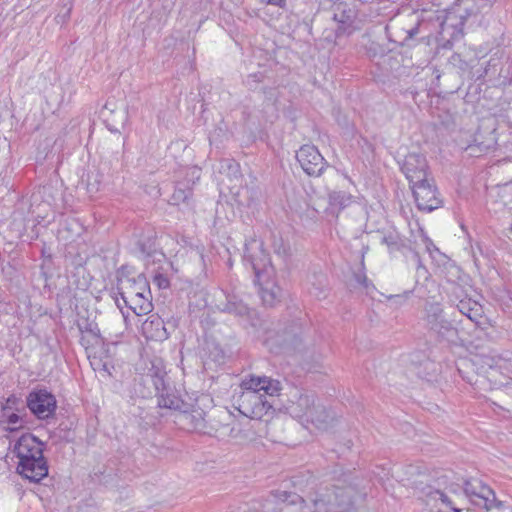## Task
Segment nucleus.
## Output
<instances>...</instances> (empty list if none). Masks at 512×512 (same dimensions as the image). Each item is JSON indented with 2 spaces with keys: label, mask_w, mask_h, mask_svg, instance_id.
Instances as JSON below:
<instances>
[{
  "label": "nucleus",
  "mask_w": 512,
  "mask_h": 512,
  "mask_svg": "<svg viewBox=\"0 0 512 512\" xmlns=\"http://www.w3.org/2000/svg\"><path fill=\"white\" fill-rule=\"evenodd\" d=\"M416 206L424 212H431L442 205L434 178L431 176L420 183L411 185Z\"/></svg>",
  "instance_id": "nucleus-11"
},
{
  "label": "nucleus",
  "mask_w": 512,
  "mask_h": 512,
  "mask_svg": "<svg viewBox=\"0 0 512 512\" xmlns=\"http://www.w3.org/2000/svg\"><path fill=\"white\" fill-rule=\"evenodd\" d=\"M303 328L300 324L293 322L281 332L275 328L267 327L264 330L263 343L271 352L278 348H291L297 350L302 342Z\"/></svg>",
  "instance_id": "nucleus-8"
},
{
  "label": "nucleus",
  "mask_w": 512,
  "mask_h": 512,
  "mask_svg": "<svg viewBox=\"0 0 512 512\" xmlns=\"http://www.w3.org/2000/svg\"><path fill=\"white\" fill-rule=\"evenodd\" d=\"M459 312L465 315L472 322L478 323L482 317V306L472 299H462L457 304Z\"/></svg>",
  "instance_id": "nucleus-17"
},
{
  "label": "nucleus",
  "mask_w": 512,
  "mask_h": 512,
  "mask_svg": "<svg viewBox=\"0 0 512 512\" xmlns=\"http://www.w3.org/2000/svg\"><path fill=\"white\" fill-rule=\"evenodd\" d=\"M424 326L437 341L449 340L457 334V329L445 318L444 310L439 302H428L424 306Z\"/></svg>",
  "instance_id": "nucleus-7"
},
{
  "label": "nucleus",
  "mask_w": 512,
  "mask_h": 512,
  "mask_svg": "<svg viewBox=\"0 0 512 512\" xmlns=\"http://www.w3.org/2000/svg\"><path fill=\"white\" fill-rule=\"evenodd\" d=\"M114 299H115V304L117 305V307H118L120 310H122V305H121V303H120V301H119L118 297H115ZM121 312H122V315H123L124 320H125V321H127V316L125 315V313H124L123 311H121Z\"/></svg>",
  "instance_id": "nucleus-37"
},
{
  "label": "nucleus",
  "mask_w": 512,
  "mask_h": 512,
  "mask_svg": "<svg viewBox=\"0 0 512 512\" xmlns=\"http://www.w3.org/2000/svg\"><path fill=\"white\" fill-rule=\"evenodd\" d=\"M464 493L470 502L486 511L502 510L504 502L496 498L494 490L482 480L471 478L464 482Z\"/></svg>",
  "instance_id": "nucleus-9"
},
{
  "label": "nucleus",
  "mask_w": 512,
  "mask_h": 512,
  "mask_svg": "<svg viewBox=\"0 0 512 512\" xmlns=\"http://www.w3.org/2000/svg\"><path fill=\"white\" fill-rule=\"evenodd\" d=\"M165 377L166 373L154 364L150 373L146 375L147 380L152 382L157 391L158 406L171 410H181L184 406V401L166 383Z\"/></svg>",
  "instance_id": "nucleus-10"
},
{
  "label": "nucleus",
  "mask_w": 512,
  "mask_h": 512,
  "mask_svg": "<svg viewBox=\"0 0 512 512\" xmlns=\"http://www.w3.org/2000/svg\"><path fill=\"white\" fill-rule=\"evenodd\" d=\"M190 173L193 178L197 180L200 178V169L193 167L190 169Z\"/></svg>",
  "instance_id": "nucleus-36"
},
{
  "label": "nucleus",
  "mask_w": 512,
  "mask_h": 512,
  "mask_svg": "<svg viewBox=\"0 0 512 512\" xmlns=\"http://www.w3.org/2000/svg\"><path fill=\"white\" fill-rule=\"evenodd\" d=\"M296 159L302 170L309 176H320L326 166V161L317 147L303 145L296 152Z\"/></svg>",
  "instance_id": "nucleus-12"
},
{
  "label": "nucleus",
  "mask_w": 512,
  "mask_h": 512,
  "mask_svg": "<svg viewBox=\"0 0 512 512\" xmlns=\"http://www.w3.org/2000/svg\"><path fill=\"white\" fill-rule=\"evenodd\" d=\"M411 294H412V291L407 290L401 294L389 295V296H387V300L389 302H391V306L397 308V307H400L403 304H405L407 302V300L410 298Z\"/></svg>",
  "instance_id": "nucleus-25"
},
{
  "label": "nucleus",
  "mask_w": 512,
  "mask_h": 512,
  "mask_svg": "<svg viewBox=\"0 0 512 512\" xmlns=\"http://www.w3.org/2000/svg\"><path fill=\"white\" fill-rule=\"evenodd\" d=\"M27 406L37 418L47 419L55 412L56 399L46 390H39L29 394Z\"/></svg>",
  "instance_id": "nucleus-14"
},
{
  "label": "nucleus",
  "mask_w": 512,
  "mask_h": 512,
  "mask_svg": "<svg viewBox=\"0 0 512 512\" xmlns=\"http://www.w3.org/2000/svg\"><path fill=\"white\" fill-rule=\"evenodd\" d=\"M117 290L124 304L137 316L147 315L153 310L151 292L145 277L138 276L121 281Z\"/></svg>",
  "instance_id": "nucleus-6"
},
{
  "label": "nucleus",
  "mask_w": 512,
  "mask_h": 512,
  "mask_svg": "<svg viewBox=\"0 0 512 512\" xmlns=\"http://www.w3.org/2000/svg\"><path fill=\"white\" fill-rule=\"evenodd\" d=\"M462 378L464 380H466L468 383H470L471 385H478L481 382L479 377H477L476 379H473V377L462 375Z\"/></svg>",
  "instance_id": "nucleus-35"
},
{
  "label": "nucleus",
  "mask_w": 512,
  "mask_h": 512,
  "mask_svg": "<svg viewBox=\"0 0 512 512\" xmlns=\"http://www.w3.org/2000/svg\"><path fill=\"white\" fill-rule=\"evenodd\" d=\"M411 20H414L410 25H406V23H401L399 21H393L390 26L387 27L388 30H392L393 34L398 37L395 39V42H399L400 44H405L407 41L411 40L415 35L419 32V21L414 19V15H410Z\"/></svg>",
  "instance_id": "nucleus-16"
},
{
  "label": "nucleus",
  "mask_w": 512,
  "mask_h": 512,
  "mask_svg": "<svg viewBox=\"0 0 512 512\" xmlns=\"http://www.w3.org/2000/svg\"><path fill=\"white\" fill-rule=\"evenodd\" d=\"M401 170L405 174L410 186L431 177L427 160L420 153H409L401 164Z\"/></svg>",
  "instance_id": "nucleus-13"
},
{
  "label": "nucleus",
  "mask_w": 512,
  "mask_h": 512,
  "mask_svg": "<svg viewBox=\"0 0 512 512\" xmlns=\"http://www.w3.org/2000/svg\"><path fill=\"white\" fill-rule=\"evenodd\" d=\"M356 19V12L348 5L340 3L334 7L333 20L336 21L339 26L337 33H351V28Z\"/></svg>",
  "instance_id": "nucleus-15"
},
{
  "label": "nucleus",
  "mask_w": 512,
  "mask_h": 512,
  "mask_svg": "<svg viewBox=\"0 0 512 512\" xmlns=\"http://www.w3.org/2000/svg\"><path fill=\"white\" fill-rule=\"evenodd\" d=\"M328 200L332 208L342 210L353 202V196L345 191H332L328 194Z\"/></svg>",
  "instance_id": "nucleus-21"
},
{
  "label": "nucleus",
  "mask_w": 512,
  "mask_h": 512,
  "mask_svg": "<svg viewBox=\"0 0 512 512\" xmlns=\"http://www.w3.org/2000/svg\"><path fill=\"white\" fill-rule=\"evenodd\" d=\"M473 363H483L486 365L489 369L493 371L494 365L496 364V359L494 357L490 356H481V357H475V359L472 360Z\"/></svg>",
  "instance_id": "nucleus-30"
},
{
  "label": "nucleus",
  "mask_w": 512,
  "mask_h": 512,
  "mask_svg": "<svg viewBox=\"0 0 512 512\" xmlns=\"http://www.w3.org/2000/svg\"><path fill=\"white\" fill-rule=\"evenodd\" d=\"M226 308L230 313H234L239 316L248 315L250 313L248 306L242 302H229Z\"/></svg>",
  "instance_id": "nucleus-27"
},
{
  "label": "nucleus",
  "mask_w": 512,
  "mask_h": 512,
  "mask_svg": "<svg viewBox=\"0 0 512 512\" xmlns=\"http://www.w3.org/2000/svg\"><path fill=\"white\" fill-rule=\"evenodd\" d=\"M179 421L186 424L191 429H200L204 427V418L201 412L195 414L183 412L179 415Z\"/></svg>",
  "instance_id": "nucleus-24"
},
{
  "label": "nucleus",
  "mask_w": 512,
  "mask_h": 512,
  "mask_svg": "<svg viewBox=\"0 0 512 512\" xmlns=\"http://www.w3.org/2000/svg\"><path fill=\"white\" fill-rule=\"evenodd\" d=\"M289 413L306 427L327 430L335 420V413L320 403L312 394H300L288 407Z\"/></svg>",
  "instance_id": "nucleus-4"
},
{
  "label": "nucleus",
  "mask_w": 512,
  "mask_h": 512,
  "mask_svg": "<svg viewBox=\"0 0 512 512\" xmlns=\"http://www.w3.org/2000/svg\"><path fill=\"white\" fill-rule=\"evenodd\" d=\"M192 197V188L184 182H178L175 186L174 192L170 198L172 205L189 204Z\"/></svg>",
  "instance_id": "nucleus-19"
},
{
  "label": "nucleus",
  "mask_w": 512,
  "mask_h": 512,
  "mask_svg": "<svg viewBox=\"0 0 512 512\" xmlns=\"http://www.w3.org/2000/svg\"><path fill=\"white\" fill-rule=\"evenodd\" d=\"M415 257L417 258V261L419 263V267L421 266V261L418 253H415Z\"/></svg>",
  "instance_id": "nucleus-38"
},
{
  "label": "nucleus",
  "mask_w": 512,
  "mask_h": 512,
  "mask_svg": "<svg viewBox=\"0 0 512 512\" xmlns=\"http://www.w3.org/2000/svg\"><path fill=\"white\" fill-rule=\"evenodd\" d=\"M404 473L406 478L402 481H406V485L413 488L419 498L426 501L427 505L437 506L440 503L443 506L439 507L437 512H461L446 494L429 484L430 476L426 471L420 470V467L416 465H408L405 467Z\"/></svg>",
  "instance_id": "nucleus-5"
},
{
  "label": "nucleus",
  "mask_w": 512,
  "mask_h": 512,
  "mask_svg": "<svg viewBox=\"0 0 512 512\" xmlns=\"http://www.w3.org/2000/svg\"><path fill=\"white\" fill-rule=\"evenodd\" d=\"M6 416V422L9 425H12L10 428L11 431L17 430L19 427H21V417L14 412H11L10 414H6V412H3V417Z\"/></svg>",
  "instance_id": "nucleus-28"
},
{
  "label": "nucleus",
  "mask_w": 512,
  "mask_h": 512,
  "mask_svg": "<svg viewBox=\"0 0 512 512\" xmlns=\"http://www.w3.org/2000/svg\"><path fill=\"white\" fill-rule=\"evenodd\" d=\"M317 505V500H313V506Z\"/></svg>",
  "instance_id": "nucleus-39"
},
{
  "label": "nucleus",
  "mask_w": 512,
  "mask_h": 512,
  "mask_svg": "<svg viewBox=\"0 0 512 512\" xmlns=\"http://www.w3.org/2000/svg\"><path fill=\"white\" fill-rule=\"evenodd\" d=\"M368 247H363L361 252V268L358 272L354 273V279L356 283L367 293L370 294L373 290H375L374 284L367 278L365 273V253L367 252Z\"/></svg>",
  "instance_id": "nucleus-18"
},
{
  "label": "nucleus",
  "mask_w": 512,
  "mask_h": 512,
  "mask_svg": "<svg viewBox=\"0 0 512 512\" xmlns=\"http://www.w3.org/2000/svg\"><path fill=\"white\" fill-rule=\"evenodd\" d=\"M86 330L89 331L94 337H97V338L100 337V334H99L100 331H99L97 325L89 324L88 327H86Z\"/></svg>",
  "instance_id": "nucleus-33"
},
{
  "label": "nucleus",
  "mask_w": 512,
  "mask_h": 512,
  "mask_svg": "<svg viewBox=\"0 0 512 512\" xmlns=\"http://www.w3.org/2000/svg\"><path fill=\"white\" fill-rule=\"evenodd\" d=\"M17 402V398L15 396H10L7 398L6 405L3 406V412H6L8 409L11 408L10 405H14Z\"/></svg>",
  "instance_id": "nucleus-32"
},
{
  "label": "nucleus",
  "mask_w": 512,
  "mask_h": 512,
  "mask_svg": "<svg viewBox=\"0 0 512 512\" xmlns=\"http://www.w3.org/2000/svg\"><path fill=\"white\" fill-rule=\"evenodd\" d=\"M244 259L250 262L255 274V281L260 286V296L263 303L273 306L279 298L280 288L275 285L272 277L274 268L271 265L269 255L262 247V243L252 239L245 244Z\"/></svg>",
  "instance_id": "nucleus-2"
},
{
  "label": "nucleus",
  "mask_w": 512,
  "mask_h": 512,
  "mask_svg": "<svg viewBox=\"0 0 512 512\" xmlns=\"http://www.w3.org/2000/svg\"><path fill=\"white\" fill-rule=\"evenodd\" d=\"M18 458L17 472L31 482L38 483L48 475L44 443L31 433L23 434L14 445Z\"/></svg>",
  "instance_id": "nucleus-3"
},
{
  "label": "nucleus",
  "mask_w": 512,
  "mask_h": 512,
  "mask_svg": "<svg viewBox=\"0 0 512 512\" xmlns=\"http://www.w3.org/2000/svg\"><path fill=\"white\" fill-rule=\"evenodd\" d=\"M153 283L159 288V289H166L169 287V279L167 276L161 273H156L153 277Z\"/></svg>",
  "instance_id": "nucleus-29"
},
{
  "label": "nucleus",
  "mask_w": 512,
  "mask_h": 512,
  "mask_svg": "<svg viewBox=\"0 0 512 512\" xmlns=\"http://www.w3.org/2000/svg\"><path fill=\"white\" fill-rule=\"evenodd\" d=\"M241 387L242 393L238 398V410L251 419H262L273 408L268 397L278 396L281 383L266 376H250L245 378Z\"/></svg>",
  "instance_id": "nucleus-1"
},
{
  "label": "nucleus",
  "mask_w": 512,
  "mask_h": 512,
  "mask_svg": "<svg viewBox=\"0 0 512 512\" xmlns=\"http://www.w3.org/2000/svg\"><path fill=\"white\" fill-rule=\"evenodd\" d=\"M273 249L278 256H281L284 259L290 255V246L285 243L282 238L274 239Z\"/></svg>",
  "instance_id": "nucleus-26"
},
{
  "label": "nucleus",
  "mask_w": 512,
  "mask_h": 512,
  "mask_svg": "<svg viewBox=\"0 0 512 512\" xmlns=\"http://www.w3.org/2000/svg\"><path fill=\"white\" fill-rule=\"evenodd\" d=\"M423 241L425 243V246H426V249L428 252H432V250H438L436 248V246L434 245V243L432 242V240L430 238H428L426 235L423 234Z\"/></svg>",
  "instance_id": "nucleus-31"
},
{
  "label": "nucleus",
  "mask_w": 512,
  "mask_h": 512,
  "mask_svg": "<svg viewBox=\"0 0 512 512\" xmlns=\"http://www.w3.org/2000/svg\"><path fill=\"white\" fill-rule=\"evenodd\" d=\"M381 243L387 246L390 253L401 251L405 247L404 240L395 232L385 234L381 239Z\"/></svg>",
  "instance_id": "nucleus-23"
},
{
  "label": "nucleus",
  "mask_w": 512,
  "mask_h": 512,
  "mask_svg": "<svg viewBox=\"0 0 512 512\" xmlns=\"http://www.w3.org/2000/svg\"><path fill=\"white\" fill-rule=\"evenodd\" d=\"M275 497L280 501L288 502L291 505L300 504L303 512H316L315 509L307 506L306 500L303 497L296 493L278 490L275 493Z\"/></svg>",
  "instance_id": "nucleus-20"
},
{
  "label": "nucleus",
  "mask_w": 512,
  "mask_h": 512,
  "mask_svg": "<svg viewBox=\"0 0 512 512\" xmlns=\"http://www.w3.org/2000/svg\"><path fill=\"white\" fill-rule=\"evenodd\" d=\"M160 329H163V322L155 315H151L142 324V332L146 338L160 337Z\"/></svg>",
  "instance_id": "nucleus-22"
},
{
  "label": "nucleus",
  "mask_w": 512,
  "mask_h": 512,
  "mask_svg": "<svg viewBox=\"0 0 512 512\" xmlns=\"http://www.w3.org/2000/svg\"><path fill=\"white\" fill-rule=\"evenodd\" d=\"M261 2L270 4V5L283 7L285 5L286 0H261Z\"/></svg>",
  "instance_id": "nucleus-34"
}]
</instances>
